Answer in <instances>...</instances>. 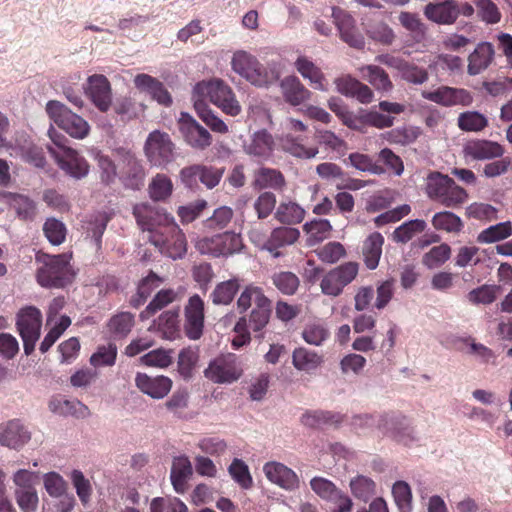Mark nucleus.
Returning a JSON list of instances; mask_svg holds the SVG:
<instances>
[{
  "instance_id": "1",
  "label": "nucleus",
  "mask_w": 512,
  "mask_h": 512,
  "mask_svg": "<svg viewBox=\"0 0 512 512\" xmlns=\"http://www.w3.org/2000/svg\"><path fill=\"white\" fill-rule=\"evenodd\" d=\"M252 304L255 307L246 316V327L255 333L256 338H263L262 331L269 323L272 312V301L265 295L262 287L253 283L246 285L237 299L239 313L247 312Z\"/></svg>"
},
{
  "instance_id": "2",
  "label": "nucleus",
  "mask_w": 512,
  "mask_h": 512,
  "mask_svg": "<svg viewBox=\"0 0 512 512\" xmlns=\"http://www.w3.org/2000/svg\"><path fill=\"white\" fill-rule=\"evenodd\" d=\"M70 259L71 255L66 253L37 254L36 262L40 264L36 272L38 284L45 288H64L71 284L75 278V272Z\"/></svg>"
},
{
  "instance_id": "3",
  "label": "nucleus",
  "mask_w": 512,
  "mask_h": 512,
  "mask_svg": "<svg viewBox=\"0 0 512 512\" xmlns=\"http://www.w3.org/2000/svg\"><path fill=\"white\" fill-rule=\"evenodd\" d=\"M208 98L214 105L227 115L235 117L242 111L239 101L229 85L223 80L214 79L211 81H202L195 85L193 89V101Z\"/></svg>"
},
{
  "instance_id": "4",
  "label": "nucleus",
  "mask_w": 512,
  "mask_h": 512,
  "mask_svg": "<svg viewBox=\"0 0 512 512\" xmlns=\"http://www.w3.org/2000/svg\"><path fill=\"white\" fill-rule=\"evenodd\" d=\"M427 195L442 205L455 208L465 203L468 194L454 180L439 172L431 173L427 178Z\"/></svg>"
},
{
  "instance_id": "5",
  "label": "nucleus",
  "mask_w": 512,
  "mask_h": 512,
  "mask_svg": "<svg viewBox=\"0 0 512 512\" xmlns=\"http://www.w3.org/2000/svg\"><path fill=\"white\" fill-rule=\"evenodd\" d=\"M101 179L106 184L118 177L127 188L140 189L144 185L145 172L139 162H100Z\"/></svg>"
},
{
  "instance_id": "6",
  "label": "nucleus",
  "mask_w": 512,
  "mask_h": 512,
  "mask_svg": "<svg viewBox=\"0 0 512 512\" xmlns=\"http://www.w3.org/2000/svg\"><path fill=\"white\" fill-rule=\"evenodd\" d=\"M46 112L49 118L71 137L83 139L88 135L89 124L63 103L56 100L48 101Z\"/></svg>"
},
{
  "instance_id": "7",
  "label": "nucleus",
  "mask_w": 512,
  "mask_h": 512,
  "mask_svg": "<svg viewBox=\"0 0 512 512\" xmlns=\"http://www.w3.org/2000/svg\"><path fill=\"white\" fill-rule=\"evenodd\" d=\"M42 327V314L33 306L22 308L16 317V328L23 341L26 355L32 354L39 340Z\"/></svg>"
},
{
  "instance_id": "8",
  "label": "nucleus",
  "mask_w": 512,
  "mask_h": 512,
  "mask_svg": "<svg viewBox=\"0 0 512 512\" xmlns=\"http://www.w3.org/2000/svg\"><path fill=\"white\" fill-rule=\"evenodd\" d=\"M359 264L345 262L324 274L320 282V288L324 295L337 297L342 294L344 288L358 275Z\"/></svg>"
},
{
  "instance_id": "9",
  "label": "nucleus",
  "mask_w": 512,
  "mask_h": 512,
  "mask_svg": "<svg viewBox=\"0 0 512 512\" xmlns=\"http://www.w3.org/2000/svg\"><path fill=\"white\" fill-rule=\"evenodd\" d=\"M151 242L162 254L174 260L183 258L187 252L185 234L175 221L170 223L163 232L151 235Z\"/></svg>"
},
{
  "instance_id": "10",
  "label": "nucleus",
  "mask_w": 512,
  "mask_h": 512,
  "mask_svg": "<svg viewBox=\"0 0 512 512\" xmlns=\"http://www.w3.org/2000/svg\"><path fill=\"white\" fill-rule=\"evenodd\" d=\"M201 254L226 256L240 251L242 240L240 235L232 232L217 234L199 239L195 244Z\"/></svg>"
},
{
  "instance_id": "11",
  "label": "nucleus",
  "mask_w": 512,
  "mask_h": 512,
  "mask_svg": "<svg viewBox=\"0 0 512 512\" xmlns=\"http://www.w3.org/2000/svg\"><path fill=\"white\" fill-rule=\"evenodd\" d=\"M133 215L138 226L143 231H149L153 234L163 232L174 218L151 205L141 203L133 207Z\"/></svg>"
},
{
  "instance_id": "12",
  "label": "nucleus",
  "mask_w": 512,
  "mask_h": 512,
  "mask_svg": "<svg viewBox=\"0 0 512 512\" xmlns=\"http://www.w3.org/2000/svg\"><path fill=\"white\" fill-rule=\"evenodd\" d=\"M242 368L233 353L220 355L210 362L205 376L214 383H231L240 378Z\"/></svg>"
},
{
  "instance_id": "13",
  "label": "nucleus",
  "mask_w": 512,
  "mask_h": 512,
  "mask_svg": "<svg viewBox=\"0 0 512 512\" xmlns=\"http://www.w3.org/2000/svg\"><path fill=\"white\" fill-rule=\"evenodd\" d=\"M204 308L205 303L198 294L191 296L184 307V333L190 340H198L203 335Z\"/></svg>"
},
{
  "instance_id": "14",
  "label": "nucleus",
  "mask_w": 512,
  "mask_h": 512,
  "mask_svg": "<svg viewBox=\"0 0 512 512\" xmlns=\"http://www.w3.org/2000/svg\"><path fill=\"white\" fill-rule=\"evenodd\" d=\"M178 126L182 137L190 146L203 150L211 145V134L188 113L180 114Z\"/></svg>"
},
{
  "instance_id": "15",
  "label": "nucleus",
  "mask_w": 512,
  "mask_h": 512,
  "mask_svg": "<svg viewBox=\"0 0 512 512\" xmlns=\"http://www.w3.org/2000/svg\"><path fill=\"white\" fill-rule=\"evenodd\" d=\"M144 152L150 160H169L179 156L169 134L159 130H154L148 135Z\"/></svg>"
},
{
  "instance_id": "16",
  "label": "nucleus",
  "mask_w": 512,
  "mask_h": 512,
  "mask_svg": "<svg viewBox=\"0 0 512 512\" xmlns=\"http://www.w3.org/2000/svg\"><path fill=\"white\" fill-rule=\"evenodd\" d=\"M85 92L100 111L106 112L109 110L112 103V89L110 82L104 75L94 74L89 76Z\"/></svg>"
},
{
  "instance_id": "17",
  "label": "nucleus",
  "mask_w": 512,
  "mask_h": 512,
  "mask_svg": "<svg viewBox=\"0 0 512 512\" xmlns=\"http://www.w3.org/2000/svg\"><path fill=\"white\" fill-rule=\"evenodd\" d=\"M172 380L164 375L151 376L138 372L135 376V386L140 392L152 399H163L172 389Z\"/></svg>"
},
{
  "instance_id": "18",
  "label": "nucleus",
  "mask_w": 512,
  "mask_h": 512,
  "mask_svg": "<svg viewBox=\"0 0 512 512\" xmlns=\"http://www.w3.org/2000/svg\"><path fill=\"white\" fill-rule=\"evenodd\" d=\"M378 428L389 434L397 441L407 442L414 440V427L404 415H385L378 421Z\"/></svg>"
},
{
  "instance_id": "19",
  "label": "nucleus",
  "mask_w": 512,
  "mask_h": 512,
  "mask_svg": "<svg viewBox=\"0 0 512 512\" xmlns=\"http://www.w3.org/2000/svg\"><path fill=\"white\" fill-rule=\"evenodd\" d=\"M424 98L443 106H469L473 102V97L469 91L461 88H452L448 86L439 87L437 90L425 93Z\"/></svg>"
},
{
  "instance_id": "20",
  "label": "nucleus",
  "mask_w": 512,
  "mask_h": 512,
  "mask_svg": "<svg viewBox=\"0 0 512 512\" xmlns=\"http://www.w3.org/2000/svg\"><path fill=\"white\" fill-rule=\"evenodd\" d=\"M423 12L428 20L436 24L451 25L460 15V7L455 0H444L428 3Z\"/></svg>"
},
{
  "instance_id": "21",
  "label": "nucleus",
  "mask_w": 512,
  "mask_h": 512,
  "mask_svg": "<svg viewBox=\"0 0 512 512\" xmlns=\"http://www.w3.org/2000/svg\"><path fill=\"white\" fill-rule=\"evenodd\" d=\"M332 15L340 32L341 39L350 47L362 49L365 45V40L363 35L356 30L354 19L339 8H333Z\"/></svg>"
},
{
  "instance_id": "22",
  "label": "nucleus",
  "mask_w": 512,
  "mask_h": 512,
  "mask_svg": "<svg viewBox=\"0 0 512 512\" xmlns=\"http://www.w3.org/2000/svg\"><path fill=\"white\" fill-rule=\"evenodd\" d=\"M263 471L269 481L286 490H294L299 487L297 474L280 462H268L264 465Z\"/></svg>"
},
{
  "instance_id": "23",
  "label": "nucleus",
  "mask_w": 512,
  "mask_h": 512,
  "mask_svg": "<svg viewBox=\"0 0 512 512\" xmlns=\"http://www.w3.org/2000/svg\"><path fill=\"white\" fill-rule=\"evenodd\" d=\"M336 89L342 95L356 98L363 104L372 102L374 93L369 86L350 75H343L334 80Z\"/></svg>"
},
{
  "instance_id": "24",
  "label": "nucleus",
  "mask_w": 512,
  "mask_h": 512,
  "mask_svg": "<svg viewBox=\"0 0 512 512\" xmlns=\"http://www.w3.org/2000/svg\"><path fill=\"white\" fill-rule=\"evenodd\" d=\"M275 148L274 137L265 129L254 132L250 140L244 144V151L252 157L268 158L272 156Z\"/></svg>"
},
{
  "instance_id": "25",
  "label": "nucleus",
  "mask_w": 512,
  "mask_h": 512,
  "mask_svg": "<svg viewBox=\"0 0 512 512\" xmlns=\"http://www.w3.org/2000/svg\"><path fill=\"white\" fill-rule=\"evenodd\" d=\"M300 236L297 228L278 227L272 230L270 237L264 244V249L268 250L274 257L281 256L280 248L294 244Z\"/></svg>"
},
{
  "instance_id": "26",
  "label": "nucleus",
  "mask_w": 512,
  "mask_h": 512,
  "mask_svg": "<svg viewBox=\"0 0 512 512\" xmlns=\"http://www.w3.org/2000/svg\"><path fill=\"white\" fill-rule=\"evenodd\" d=\"M30 438V432L19 420L9 421L0 431V444L9 448H20Z\"/></svg>"
},
{
  "instance_id": "27",
  "label": "nucleus",
  "mask_w": 512,
  "mask_h": 512,
  "mask_svg": "<svg viewBox=\"0 0 512 512\" xmlns=\"http://www.w3.org/2000/svg\"><path fill=\"white\" fill-rule=\"evenodd\" d=\"M193 474V468L187 456L174 457L171 466L170 479L174 490L183 494L188 489V481Z\"/></svg>"
},
{
  "instance_id": "28",
  "label": "nucleus",
  "mask_w": 512,
  "mask_h": 512,
  "mask_svg": "<svg viewBox=\"0 0 512 512\" xmlns=\"http://www.w3.org/2000/svg\"><path fill=\"white\" fill-rule=\"evenodd\" d=\"M494 54L495 51L491 43H479L468 57V74L474 76L486 70L492 63Z\"/></svg>"
},
{
  "instance_id": "29",
  "label": "nucleus",
  "mask_w": 512,
  "mask_h": 512,
  "mask_svg": "<svg viewBox=\"0 0 512 512\" xmlns=\"http://www.w3.org/2000/svg\"><path fill=\"white\" fill-rule=\"evenodd\" d=\"M361 77L368 81L381 94H389L393 90V83L387 72L377 65H363L358 68Z\"/></svg>"
},
{
  "instance_id": "30",
  "label": "nucleus",
  "mask_w": 512,
  "mask_h": 512,
  "mask_svg": "<svg viewBox=\"0 0 512 512\" xmlns=\"http://www.w3.org/2000/svg\"><path fill=\"white\" fill-rule=\"evenodd\" d=\"M285 100L293 106H298L310 99L311 92L305 88L297 77H286L281 82Z\"/></svg>"
},
{
  "instance_id": "31",
  "label": "nucleus",
  "mask_w": 512,
  "mask_h": 512,
  "mask_svg": "<svg viewBox=\"0 0 512 512\" xmlns=\"http://www.w3.org/2000/svg\"><path fill=\"white\" fill-rule=\"evenodd\" d=\"M465 153L474 160H489L502 156L503 148L496 142L482 140L467 144Z\"/></svg>"
},
{
  "instance_id": "32",
  "label": "nucleus",
  "mask_w": 512,
  "mask_h": 512,
  "mask_svg": "<svg viewBox=\"0 0 512 512\" xmlns=\"http://www.w3.org/2000/svg\"><path fill=\"white\" fill-rule=\"evenodd\" d=\"M241 287L238 278H231L218 283L210 294V299L215 305H229L233 302L235 296Z\"/></svg>"
},
{
  "instance_id": "33",
  "label": "nucleus",
  "mask_w": 512,
  "mask_h": 512,
  "mask_svg": "<svg viewBox=\"0 0 512 512\" xmlns=\"http://www.w3.org/2000/svg\"><path fill=\"white\" fill-rule=\"evenodd\" d=\"M295 66L302 77L309 80L313 88L321 91L327 90L324 83V74L312 61L306 57H299L295 62Z\"/></svg>"
},
{
  "instance_id": "34",
  "label": "nucleus",
  "mask_w": 512,
  "mask_h": 512,
  "mask_svg": "<svg viewBox=\"0 0 512 512\" xmlns=\"http://www.w3.org/2000/svg\"><path fill=\"white\" fill-rule=\"evenodd\" d=\"M384 237L379 232H374L368 236L363 245L364 262L368 269H375L382 254Z\"/></svg>"
},
{
  "instance_id": "35",
  "label": "nucleus",
  "mask_w": 512,
  "mask_h": 512,
  "mask_svg": "<svg viewBox=\"0 0 512 512\" xmlns=\"http://www.w3.org/2000/svg\"><path fill=\"white\" fill-rule=\"evenodd\" d=\"M162 282V278L151 271L140 281L137 287V292L130 299V305L134 308H139L146 302L151 293L158 288Z\"/></svg>"
},
{
  "instance_id": "36",
  "label": "nucleus",
  "mask_w": 512,
  "mask_h": 512,
  "mask_svg": "<svg viewBox=\"0 0 512 512\" xmlns=\"http://www.w3.org/2000/svg\"><path fill=\"white\" fill-rule=\"evenodd\" d=\"M9 206L15 211L17 218L25 222H32L37 215L35 201L23 194L15 193Z\"/></svg>"
},
{
  "instance_id": "37",
  "label": "nucleus",
  "mask_w": 512,
  "mask_h": 512,
  "mask_svg": "<svg viewBox=\"0 0 512 512\" xmlns=\"http://www.w3.org/2000/svg\"><path fill=\"white\" fill-rule=\"evenodd\" d=\"M48 135L53 146L48 145L47 148L55 160H64L65 158L73 160L77 156V152L67 145V138L53 127L48 130Z\"/></svg>"
},
{
  "instance_id": "38",
  "label": "nucleus",
  "mask_w": 512,
  "mask_h": 512,
  "mask_svg": "<svg viewBox=\"0 0 512 512\" xmlns=\"http://www.w3.org/2000/svg\"><path fill=\"white\" fill-rule=\"evenodd\" d=\"M223 170L215 168H207L204 166H194L189 169L182 170L183 177H193L194 180L199 179L208 188H213L220 182Z\"/></svg>"
},
{
  "instance_id": "39",
  "label": "nucleus",
  "mask_w": 512,
  "mask_h": 512,
  "mask_svg": "<svg viewBox=\"0 0 512 512\" xmlns=\"http://www.w3.org/2000/svg\"><path fill=\"white\" fill-rule=\"evenodd\" d=\"M457 125L465 132H480L488 126V118L478 111H465L459 114Z\"/></svg>"
},
{
  "instance_id": "40",
  "label": "nucleus",
  "mask_w": 512,
  "mask_h": 512,
  "mask_svg": "<svg viewBox=\"0 0 512 512\" xmlns=\"http://www.w3.org/2000/svg\"><path fill=\"white\" fill-rule=\"evenodd\" d=\"M194 108L201 118V120L210 127V129L217 133H227L228 126L220 119L211 109H209L202 99H196Z\"/></svg>"
},
{
  "instance_id": "41",
  "label": "nucleus",
  "mask_w": 512,
  "mask_h": 512,
  "mask_svg": "<svg viewBox=\"0 0 512 512\" xmlns=\"http://www.w3.org/2000/svg\"><path fill=\"white\" fill-rule=\"evenodd\" d=\"M321 362V356L306 348L300 347L293 351L292 363L297 370L310 371L317 368Z\"/></svg>"
},
{
  "instance_id": "42",
  "label": "nucleus",
  "mask_w": 512,
  "mask_h": 512,
  "mask_svg": "<svg viewBox=\"0 0 512 512\" xmlns=\"http://www.w3.org/2000/svg\"><path fill=\"white\" fill-rule=\"evenodd\" d=\"M257 61L258 59L252 54L238 50L232 56L231 67L235 73L247 80L250 73L257 66Z\"/></svg>"
},
{
  "instance_id": "43",
  "label": "nucleus",
  "mask_w": 512,
  "mask_h": 512,
  "mask_svg": "<svg viewBox=\"0 0 512 512\" xmlns=\"http://www.w3.org/2000/svg\"><path fill=\"white\" fill-rule=\"evenodd\" d=\"M135 324L134 315L130 312H121L114 315L108 322V329L116 338L126 337Z\"/></svg>"
},
{
  "instance_id": "44",
  "label": "nucleus",
  "mask_w": 512,
  "mask_h": 512,
  "mask_svg": "<svg viewBox=\"0 0 512 512\" xmlns=\"http://www.w3.org/2000/svg\"><path fill=\"white\" fill-rule=\"evenodd\" d=\"M177 298V293L173 289H162L160 290L154 298L151 300V302L148 304V306L143 310L140 314V317L142 319H148L152 315H154L156 312L160 311L167 305L174 302Z\"/></svg>"
},
{
  "instance_id": "45",
  "label": "nucleus",
  "mask_w": 512,
  "mask_h": 512,
  "mask_svg": "<svg viewBox=\"0 0 512 512\" xmlns=\"http://www.w3.org/2000/svg\"><path fill=\"white\" fill-rule=\"evenodd\" d=\"M432 225L436 230L449 233H459L463 229L461 218L449 211L436 213L432 218Z\"/></svg>"
},
{
  "instance_id": "46",
  "label": "nucleus",
  "mask_w": 512,
  "mask_h": 512,
  "mask_svg": "<svg viewBox=\"0 0 512 512\" xmlns=\"http://www.w3.org/2000/svg\"><path fill=\"white\" fill-rule=\"evenodd\" d=\"M273 285L284 295H294L300 285L298 276L290 271L276 272L271 276Z\"/></svg>"
},
{
  "instance_id": "47",
  "label": "nucleus",
  "mask_w": 512,
  "mask_h": 512,
  "mask_svg": "<svg viewBox=\"0 0 512 512\" xmlns=\"http://www.w3.org/2000/svg\"><path fill=\"white\" fill-rule=\"evenodd\" d=\"M305 210L297 203H281L275 213V218L283 224H298L302 222Z\"/></svg>"
},
{
  "instance_id": "48",
  "label": "nucleus",
  "mask_w": 512,
  "mask_h": 512,
  "mask_svg": "<svg viewBox=\"0 0 512 512\" xmlns=\"http://www.w3.org/2000/svg\"><path fill=\"white\" fill-rule=\"evenodd\" d=\"M512 235V226L509 221L492 225L479 233V243H494L504 240Z\"/></svg>"
},
{
  "instance_id": "49",
  "label": "nucleus",
  "mask_w": 512,
  "mask_h": 512,
  "mask_svg": "<svg viewBox=\"0 0 512 512\" xmlns=\"http://www.w3.org/2000/svg\"><path fill=\"white\" fill-rule=\"evenodd\" d=\"M339 422H341L340 415L330 411H308L301 417V423L311 428H319L326 424H334Z\"/></svg>"
},
{
  "instance_id": "50",
  "label": "nucleus",
  "mask_w": 512,
  "mask_h": 512,
  "mask_svg": "<svg viewBox=\"0 0 512 512\" xmlns=\"http://www.w3.org/2000/svg\"><path fill=\"white\" fill-rule=\"evenodd\" d=\"M43 233L52 245L59 246L66 240L67 228L62 221L49 217L43 224Z\"/></svg>"
},
{
  "instance_id": "51",
  "label": "nucleus",
  "mask_w": 512,
  "mask_h": 512,
  "mask_svg": "<svg viewBox=\"0 0 512 512\" xmlns=\"http://www.w3.org/2000/svg\"><path fill=\"white\" fill-rule=\"evenodd\" d=\"M118 348L115 343L99 345L90 357V363L94 367L113 366L116 362Z\"/></svg>"
},
{
  "instance_id": "52",
  "label": "nucleus",
  "mask_w": 512,
  "mask_h": 512,
  "mask_svg": "<svg viewBox=\"0 0 512 512\" xmlns=\"http://www.w3.org/2000/svg\"><path fill=\"white\" fill-rule=\"evenodd\" d=\"M451 256V247L446 243L432 247L422 257V263L429 269L442 266Z\"/></svg>"
},
{
  "instance_id": "53",
  "label": "nucleus",
  "mask_w": 512,
  "mask_h": 512,
  "mask_svg": "<svg viewBox=\"0 0 512 512\" xmlns=\"http://www.w3.org/2000/svg\"><path fill=\"white\" fill-rule=\"evenodd\" d=\"M330 336V331L324 323L315 321L306 324L302 331L304 341L310 345L320 346Z\"/></svg>"
},
{
  "instance_id": "54",
  "label": "nucleus",
  "mask_w": 512,
  "mask_h": 512,
  "mask_svg": "<svg viewBox=\"0 0 512 512\" xmlns=\"http://www.w3.org/2000/svg\"><path fill=\"white\" fill-rule=\"evenodd\" d=\"M426 226V222L421 219L407 221L394 230L393 240L400 243H407L416 234L423 232Z\"/></svg>"
},
{
  "instance_id": "55",
  "label": "nucleus",
  "mask_w": 512,
  "mask_h": 512,
  "mask_svg": "<svg viewBox=\"0 0 512 512\" xmlns=\"http://www.w3.org/2000/svg\"><path fill=\"white\" fill-rule=\"evenodd\" d=\"M179 313L177 310H168L163 312L158 318V329L167 339H175L180 332Z\"/></svg>"
},
{
  "instance_id": "56",
  "label": "nucleus",
  "mask_w": 512,
  "mask_h": 512,
  "mask_svg": "<svg viewBox=\"0 0 512 512\" xmlns=\"http://www.w3.org/2000/svg\"><path fill=\"white\" fill-rule=\"evenodd\" d=\"M500 289L501 288L498 285L484 284L478 288L471 290L467 294V299L470 303L474 305H489L496 300L497 295L500 292Z\"/></svg>"
},
{
  "instance_id": "57",
  "label": "nucleus",
  "mask_w": 512,
  "mask_h": 512,
  "mask_svg": "<svg viewBox=\"0 0 512 512\" xmlns=\"http://www.w3.org/2000/svg\"><path fill=\"white\" fill-rule=\"evenodd\" d=\"M50 409L60 415L84 416L87 407L77 400L53 399L49 404Z\"/></svg>"
},
{
  "instance_id": "58",
  "label": "nucleus",
  "mask_w": 512,
  "mask_h": 512,
  "mask_svg": "<svg viewBox=\"0 0 512 512\" xmlns=\"http://www.w3.org/2000/svg\"><path fill=\"white\" fill-rule=\"evenodd\" d=\"M353 495L363 501H368L375 494V482L364 475H358L350 481Z\"/></svg>"
},
{
  "instance_id": "59",
  "label": "nucleus",
  "mask_w": 512,
  "mask_h": 512,
  "mask_svg": "<svg viewBox=\"0 0 512 512\" xmlns=\"http://www.w3.org/2000/svg\"><path fill=\"white\" fill-rule=\"evenodd\" d=\"M397 71L399 72L400 77L409 83L420 85L428 80V73L425 69L409 63L404 59Z\"/></svg>"
},
{
  "instance_id": "60",
  "label": "nucleus",
  "mask_w": 512,
  "mask_h": 512,
  "mask_svg": "<svg viewBox=\"0 0 512 512\" xmlns=\"http://www.w3.org/2000/svg\"><path fill=\"white\" fill-rule=\"evenodd\" d=\"M392 494L400 512L412 511V492L405 481H397L392 487Z\"/></svg>"
},
{
  "instance_id": "61",
  "label": "nucleus",
  "mask_w": 512,
  "mask_h": 512,
  "mask_svg": "<svg viewBox=\"0 0 512 512\" xmlns=\"http://www.w3.org/2000/svg\"><path fill=\"white\" fill-rule=\"evenodd\" d=\"M278 79V72L275 69H269L257 61V66L250 73L247 81L258 87H265L274 83Z\"/></svg>"
},
{
  "instance_id": "62",
  "label": "nucleus",
  "mask_w": 512,
  "mask_h": 512,
  "mask_svg": "<svg viewBox=\"0 0 512 512\" xmlns=\"http://www.w3.org/2000/svg\"><path fill=\"white\" fill-rule=\"evenodd\" d=\"M71 319L68 316H61L59 321L56 322L49 332L44 337L43 341L40 343V351L42 353H46L54 343L60 338V336L64 333V331L70 326Z\"/></svg>"
},
{
  "instance_id": "63",
  "label": "nucleus",
  "mask_w": 512,
  "mask_h": 512,
  "mask_svg": "<svg viewBox=\"0 0 512 512\" xmlns=\"http://www.w3.org/2000/svg\"><path fill=\"white\" fill-rule=\"evenodd\" d=\"M366 33L373 41L382 45H391L395 40L392 28L384 22L370 25L367 27Z\"/></svg>"
},
{
  "instance_id": "64",
  "label": "nucleus",
  "mask_w": 512,
  "mask_h": 512,
  "mask_svg": "<svg viewBox=\"0 0 512 512\" xmlns=\"http://www.w3.org/2000/svg\"><path fill=\"white\" fill-rule=\"evenodd\" d=\"M150 512H188L187 506L178 498L156 497L150 503Z\"/></svg>"
}]
</instances>
